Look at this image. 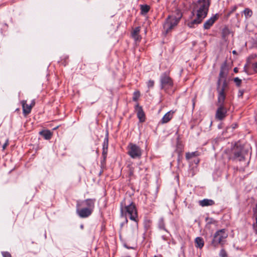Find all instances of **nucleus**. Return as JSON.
Instances as JSON below:
<instances>
[{
	"label": "nucleus",
	"instance_id": "f257e3e1",
	"mask_svg": "<svg viewBox=\"0 0 257 257\" xmlns=\"http://www.w3.org/2000/svg\"><path fill=\"white\" fill-rule=\"evenodd\" d=\"M211 0H198L194 3L193 11L196 12V18L188 23L190 28L194 27L195 25L200 24L206 17Z\"/></svg>",
	"mask_w": 257,
	"mask_h": 257
},
{
	"label": "nucleus",
	"instance_id": "f03ea898",
	"mask_svg": "<svg viewBox=\"0 0 257 257\" xmlns=\"http://www.w3.org/2000/svg\"><path fill=\"white\" fill-rule=\"evenodd\" d=\"M121 215H124L125 217L128 216L130 219L137 221L138 217L137 211L133 202L129 200L126 203V199H124L121 203L120 207Z\"/></svg>",
	"mask_w": 257,
	"mask_h": 257
},
{
	"label": "nucleus",
	"instance_id": "7ed1b4c3",
	"mask_svg": "<svg viewBox=\"0 0 257 257\" xmlns=\"http://www.w3.org/2000/svg\"><path fill=\"white\" fill-rule=\"evenodd\" d=\"M226 73L223 68H221L217 81V90L218 93V99L222 102L225 98V90L227 88V83L226 80Z\"/></svg>",
	"mask_w": 257,
	"mask_h": 257
},
{
	"label": "nucleus",
	"instance_id": "20e7f679",
	"mask_svg": "<svg viewBox=\"0 0 257 257\" xmlns=\"http://www.w3.org/2000/svg\"><path fill=\"white\" fill-rule=\"evenodd\" d=\"M181 17L182 14L178 11L175 14H172L168 17L164 24V29L166 33L177 25Z\"/></svg>",
	"mask_w": 257,
	"mask_h": 257
},
{
	"label": "nucleus",
	"instance_id": "39448f33",
	"mask_svg": "<svg viewBox=\"0 0 257 257\" xmlns=\"http://www.w3.org/2000/svg\"><path fill=\"white\" fill-rule=\"evenodd\" d=\"M228 236V234L225 229H222L217 231L212 239L211 244L215 247H217L219 244H223L225 239Z\"/></svg>",
	"mask_w": 257,
	"mask_h": 257
},
{
	"label": "nucleus",
	"instance_id": "423d86ee",
	"mask_svg": "<svg viewBox=\"0 0 257 257\" xmlns=\"http://www.w3.org/2000/svg\"><path fill=\"white\" fill-rule=\"evenodd\" d=\"M246 152L241 146L236 145L232 149L230 159L235 161L242 162L245 160Z\"/></svg>",
	"mask_w": 257,
	"mask_h": 257
},
{
	"label": "nucleus",
	"instance_id": "0eeeda50",
	"mask_svg": "<svg viewBox=\"0 0 257 257\" xmlns=\"http://www.w3.org/2000/svg\"><path fill=\"white\" fill-rule=\"evenodd\" d=\"M128 154L133 159L140 158L142 156L141 148L136 144L130 143L127 146Z\"/></svg>",
	"mask_w": 257,
	"mask_h": 257
},
{
	"label": "nucleus",
	"instance_id": "6e6552de",
	"mask_svg": "<svg viewBox=\"0 0 257 257\" xmlns=\"http://www.w3.org/2000/svg\"><path fill=\"white\" fill-rule=\"evenodd\" d=\"M161 89L166 90L171 88L173 84L171 78L166 73L163 74L160 77Z\"/></svg>",
	"mask_w": 257,
	"mask_h": 257
},
{
	"label": "nucleus",
	"instance_id": "1a4fd4ad",
	"mask_svg": "<svg viewBox=\"0 0 257 257\" xmlns=\"http://www.w3.org/2000/svg\"><path fill=\"white\" fill-rule=\"evenodd\" d=\"M224 101V100L222 102H220L218 100V103L219 104V107H218L216 111L215 116L216 118L219 120H222L225 117L226 113L227 112L226 109L223 107V105Z\"/></svg>",
	"mask_w": 257,
	"mask_h": 257
},
{
	"label": "nucleus",
	"instance_id": "9d476101",
	"mask_svg": "<svg viewBox=\"0 0 257 257\" xmlns=\"http://www.w3.org/2000/svg\"><path fill=\"white\" fill-rule=\"evenodd\" d=\"M80 206L79 203H77V209L76 210V212L79 217L81 218H86L90 216L92 213L93 211L87 208H83L82 209H79L78 207Z\"/></svg>",
	"mask_w": 257,
	"mask_h": 257
},
{
	"label": "nucleus",
	"instance_id": "9b49d317",
	"mask_svg": "<svg viewBox=\"0 0 257 257\" xmlns=\"http://www.w3.org/2000/svg\"><path fill=\"white\" fill-rule=\"evenodd\" d=\"M21 103L22 105L23 108V112L24 116H26L28 114H29L32 110V105L30 104H28L27 103V100H23L21 101Z\"/></svg>",
	"mask_w": 257,
	"mask_h": 257
},
{
	"label": "nucleus",
	"instance_id": "f8f14e48",
	"mask_svg": "<svg viewBox=\"0 0 257 257\" xmlns=\"http://www.w3.org/2000/svg\"><path fill=\"white\" fill-rule=\"evenodd\" d=\"M218 16L217 14L212 16L209 19L207 20L204 24L203 27L205 29H209L214 22L217 20Z\"/></svg>",
	"mask_w": 257,
	"mask_h": 257
},
{
	"label": "nucleus",
	"instance_id": "ddd939ff",
	"mask_svg": "<svg viewBox=\"0 0 257 257\" xmlns=\"http://www.w3.org/2000/svg\"><path fill=\"white\" fill-rule=\"evenodd\" d=\"M136 110L137 112V116L140 122H144L145 120V113L143 110L142 107L140 106L139 104L136 106Z\"/></svg>",
	"mask_w": 257,
	"mask_h": 257
},
{
	"label": "nucleus",
	"instance_id": "4468645a",
	"mask_svg": "<svg viewBox=\"0 0 257 257\" xmlns=\"http://www.w3.org/2000/svg\"><path fill=\"white\" fill-rule=\"evenodd\" d=\"M95 201V199H87L85 200L82 203L84 205L86 206V208L93 211Z\"/></svg>",
	"mask_w": 257,
	"mask_h": 257
},
{
	"label": "nucleus",
	"instance_id": "2eb2a0df",
	"mask_svg": "<svg viewBox=\"0 0 257 257\" xmlns=\"http://www.w3.org/2000/svg\"><path fill=\"white\" fill-rule=\"evenodd\" d=\"M198 203L199 205L202 207H206L214 205L215 204V202L212 199H204L202 200L199 201Z\"/></svg>",
	"mask_w": 257,
	"mask_h": 257
},
{
	"label": "nucleus",
	"instance_id": "dca6fc26",
	"mask_svg": "<svg viewBox=\"0 0 257 257\" xmlns=\"http://www.w3.org/2000/svg\"><path fill=\"white\" fill-rule=\"evenodd\" d=\"M173 113L174 112L171 111L166 113L161 120L160 122L164 124L169 122L173 117Z\"/></svg>",
	"mask_w": 257,
	"mask_h": 257
},
{
	"label": "nucleus",
	"instance_id": "f3484780",
	"mask_svg": "<svg viewBox=\"0 0 257 257\" xmlns=\"http://www.w3.org/2000/svg\"><path fill=\"white\" fill-rule=\"evenodd\" d=\"M140 27H136L132 33V36L136 41H140L141 38L139 35Z\"/></svg>",
	"mask_w": 257,
	"mask_h": 257
},
{
	"label": "nucleus",
	"instance_id": "a211bd4d",
	"mask_svg": "<svg viewBox=\"0 0 257 257\" xmlns=\"http://www.w3.org/2000/svg\"><path fill=\"white\" fill-rule=\"evenodd\" d=\"M195 246L197 248H202L204 245V242L202 238L197 237L195 239Z\"/></svg>",
	"mask_w": 257,
	"mask_h": 257
},
{
	"label": "nucleus",
	"instance_id": "6ab92c4d",
	"mask_svg": "<svg viewBox=\"0 0 257 257\" xmlns=\"http://www.w3.org/2000/svg\"><path fill=\"white\" fill-rule=\"evenodd\" d=\"M40 134L42 135L46 140H49L51 138L52 134L48 130L43 131L40 132Z\"/></svg>",
	"mask_w": 257,
	"mask_h": 257
},
{
	"label": "nucleus",
	"instance_id": "aec40b11",
	"mask_svg": "<svg viewBox=\"0 0 257 257\" xmlns=\"http://www.w3.org/2000/svg\"><path fill=\"white\" fill-rule=\"evenodd\" d=\"M158 227L160 229H162V230H165L166 232H168V230L166 229V228L165 227L164 219L162 217L160 218L159 219Z\"/></svg>",
	"mask_w": 257,
	"mask_h": 257
},
{
	"label": "nucleus",
	"instance_id": "412c9836",
	"mask_svg": "<svg viewBox=\"0 0 257 257\" xmlns=\"http://www.w3.org/2000/svg\"><path fill=\"white\" fill-rule=\"evenodd\" d=\"M199 155V153H198V152L197 151H195V152H192V153H187L186 154V158L187 160H189L192 158H193V157H197Z\"/></svg>",
	"mask_w": 257,
	"mask_h": 257
},
{
	"label": "nucleus",
	"instance_id": "4be33fe9",
	"mask_svg": "<svg viewBox=\"0 0 257 257\" xmlns=\"http://www.w3.org/2000/svg\"><path fill=\"white\" fill-rule=\"evenodd\" d=\"M150 7L147 5H142L141 6V12L143 14L147 13L150 10Z\"/></svg>",
	"mask_w": 257,
	"mask_h": 257
},
{
	"label": "nucleus",
	"instance_id": "5701e85b",
	"mask_svg": "<svg viewBox=\"0 0 257 257\" xmlns=\"http://www.w3.org/2000/svg\"><path fill=\"white\" fill-rule=\"evenodd\" d=\"M244 14L246 18L250 17L252 15V11L248 9H245L243 11Z\"/></svg>",
	"mask_w": 257,
	"mask_h": 257
},
{
	"label": "nucleus",
	"instance_id": "b1692460",
	"mask_svg": "<svg viewBox=\"0 0 257 257\" xmlns=\"http://www.w3.org/2000/svg\"><path fill=\"white\" fill-rule=\"evenodd\" d=\"M140 96V92L139 91H137L134 92L133 99L134 101H137L138 98Z\"/></svg>",
	"mask_w": 257,
	"mask_h": 257
},
{
	"label": "nucleus",
	"instance_id": "393cba45",
	"mask_svg": "<svg viewBox=\"0 0 257 257\" xmlns=\"http://www.w3.org/2000/svg\"><path fill=\"white\" fill-rule=\"evenodd\" d=\"M234 82L237 86H239L241 83V80L238 77H235L234 78Z\"/></svg>",
	"mask_w": 257,
	"mask_h": 257
},
{
	"label": "nucleus",
	"instance_id": "a878e982",
	"mask_svg": "<svg viewBox=\"0 0 257 257\" xmlns=\"http://www.w3.org/2000/svg\"><path fill=\"white\" fill-rule=\"evenodd\" d=\"M108 138H105L104 140V142H103V149H106V150H107V148H108Z\"/></svg>",
	"mask_w": 257,
	"mask_h": 257
},
{
	"label": "nucleus",
	"instance_id": "bb28decb",
	"mask_svg": "<svg viewBox=\"0 0 257 257\" xmlns=\"http://www.w3.org/2000/svg\"><path fill=\"white\" fill-rule=\"evenodd\" d=\"M147 85L149 88L153 87L154 85V81L153 80H149L147 83Z\"/></svg>",
	"mask_w": 257,
	"mask_h": 257
},
{
	"label": "nucleus",
	"instance_id": "cd10ccee",
	"mask_svg": "<svg viewBox=\"0 0 257 257\" xmlns=\"http://www.w3.org/2000/svg\"><path fill=\"white\" fill-rule=\"evenodd\" d=\"M219 255L221 257H225L226 256V252L224 249H222L220 250V251L219 252Z\"/></svg>",
	"mask_w": 257,
	"mask_h": 257
},
{
	"label": "nucleus",
	"instance_id": "c85d7f7f",
	"mask_svg": "<svg viewBox=\"0 0 257 257\" xmlns=\"http://www.w3.org/2000/svg\"><path fill=\"white\" fill-rule=\"evenodd\" d=\"M2 254L3 257H12L11 254L7 251L3 252Z\"/></svg>",
	"mask_w": 257,
	"mask_h": 257
},
{
	"label": "nucleus",
	"instance_id": "c756f323",
	"mask_svg": "<svg viewBox=\"0 0 257 257\" xmlns=\"http://www.w3.org/2000/svg\"><path fill=\"white\" fill-rule=\"evenodd\" d=\"M9 145V140H7L5 144L3 145V150H4Z\"/></svg>",
	"mask_w": 257,
	"mask_h": 257
},
{
	"label": "nucleus",
	"instance_id": "7c9ffc66",
	"mask_svg": "<svg viewBox=\"0 0 257 257\" xmlns=\"http://www.w3.org/2000/svg\"><path fill=\"white\" fill-rule=\"evenodd\" d=\"M107 153V150H106V149H103V152H102V155L103 156L104 158H105L106 157Z\"/></svg>",
	"mask_w": 257,
	"mask_h": 257
},
{
	"label": "nucleus",
	"instance_id": "2f4dec72",
	"mask_svg": "<svg viewBox=\"0 0 257 257\" xmlns=\"http://www.w3.org/2000/svg\"><path fill=\"white\" fill-rule=\"evenodd\" d=\"M208 220H209L208 221L209 223H216V221L215 220H214L213 218H209V219H208Z\"/></svg>",
	"mask_w": 257,
	"mask_h": 257
},
{
	"label": "nucleus",
	"instance_id": "473e14b6",
	"mask_svg": "<svg viewBox=\"0 0 257 257\" xmlns=\"http://www.w3.org/2000/svg\"><path fill=\"white\" fill-rule=\"evenodd\" d=\"M253 70L257 72V62L253 64Z\"/></svg>",
	"mask_w": 257,
	"mask_h": 257
},
{
	"label": "nucleus",
	"instance_id": "72a5a7b5",
	"mask_svg": "<svg viewBox=\"0 0 257 257\" xmlns=\"http://www.w3.org/2000/svg\"><path fill=\"white\" fill-rule=\"evenodd\" d=\"M243 94V91L240 90L238 92V96H242Z\"/></svg>",
	"mask_w": 257,
	"mask_h": 257
},
{
	"label": "nucleus",
	"instance_id": "f704fd0d",
	"mask_svg": "<svg viewBox=\"0 0 257 257\" xmlns=\"http://www.w3.org/2000/svg\"><path fill=\"white\" fill-rule=\"evenodd\" d=\"M133 234L134 235H135L137 234V229L136 228H134Z\"/></svg>",
	"mask_w": 257,
	"mask_h": 257
},
{
	"label": "nucleus",
	"instance_id": "c9c22d12",
	"mask_svg": "<svg viewBox=\"0 0 257 257\" xmlns=\"http://www.w3.org/2000/svg\"><path fill=\"white\" fill-rule=\"evenodd\" d=\"M35 100H33L31 102V103L30 104V105H32V107H33L35 105Z\"/></svg>",
	"mask_w": 257,
	"mask_h": 257
},
{
	"label": "nucleus",
	"instance_id": "e433bc0d",
	"mask_svg": "<svg viewBox=\"0 0 257 257\" xmlns=\"http://www.w3.org/2000/svg\"><path fill=\"white\" fill-rule=\"evenodd\" d=\"M234 71L235 72H237V68H234Z\"/></svg>",
	"mask_w": 257,
	"mask_h": 257
},
{
	"label": "nucleus",
	"instance_id": "4c0bfd02",
	"mask_svg": "<svg viewBox=\"0 0 257 257\" xmlns=\"http://www.w3.org/2000/svg\"><path fill=\"white\" fill-rule=\"evenodd\" d=\"M236 124H234L233 126H232V129H234L235 128H236Z\"/></svg>",
	"mask_w": 257,
	"mask_h": 257
},
{
	"label": "nucleus",
	"instance_id": "58836bf2",
	"mask_svg": "<svg viewBox=\"0 0 257 257\" xmlns=\"http://www.w3.org/2000/svg\"><path fill=\"white\" fill-rule=\"evenodd\" d=\"M233 54H236V51L235 50L232 51Z\"/></svg>",
	"mask_w": 257,
	"mask_h": 257
},
{
	"label": "nucleus",
	"instance_id": "ea45409f",
	"mask_svg": "<svg viewBox=\"0 0 257 257\" xmlns=\"http://www.w3.org/2000/svg\"><path fill=\"white\" fill-rule=\"evenodd\" d=\"M199 162V160L196 161V163L197 164Z\"/></svg>",
	"mask_w": 257,
	"mask_h": 257
},
{
	"label": "nucleus",
	"instance_id": "a19ab883",
	"mask_svg": "<svg viewBox=\"0 0 257 257\" xmlns=\"http://www.w3.org/2000/svg\"><path fill=\"white\" fill-rule=\"evenodd\" d=\"M199 162V160L196 161V163L197 164Z\"/></svg>",
	"mask_w": 257,
	"mask_h": 257
},
{
	"label": "nucleus",
	"instance_id": "79ce46f5",
	"mask_svg": "<svg viewBox=\"0 0 257 257\" xmlns=\"http://www.w3.org/2000/svg\"><path fill=\"white\" fill-rule=\"evenodd\" d=\"M193 106H194V105H195V103H194V102H193Z\"/></svg>",
	"mask_w": 257,
	"mask_h": 257
}]
</instances>
